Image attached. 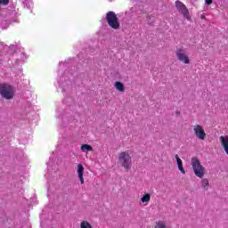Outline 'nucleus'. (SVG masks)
Listing matches in <instances>:
<instances>
[{"label": "nucleus", "mask_w": 228, "mask_h": 228, "mask_svg": "<svg viewBox=\"0 0 228 228\" xmlns=\"http://www.w3.org/2000/svg\"><path fill=\"white\" fill-rule=\"evenodd\" d=\"M206 4H213V0H205Z\"/></svg>", "instance_id": "obj_17"}, {"label": "nucleus", "mask_w": 228, "mask_h": 228, "mask_svg": "<svg viewBox=\"0 0 228 228\" xmlns=\"http://www.w3.org/2000/svg\"><path fill=\"white\" fill-rule=\"evenodd\" d=\"M154 228H167V223L163 221L156 222Z\"/></svg>", "instance_id": "obj_13"}, {"label": "nucleus", "mask_w": 228, "mask_h": 228, "mask_svg": "<svg viewBox=\"0 0 228 228\" xmlns=\"http://www.w3.org/2000/svg\"><path fill=\"white\" fill-rule=\"evenodd\" d=\"M0 95L6 101H12L15 97V87L7 83L0 84Z\"/></svg>", "instance_id": "obj_2"}, {"label": "nucleus", "mask_w": 228, "mask_h": 228, "mask_svg": "<svg viewBox=\"0 0 228 228\" xmlns=\"http://www.w3.org/2000/svg\"><path fill=\"white\" fill-rule=\"evenodd\" d=\"M105 19L111 29H120V20H118V17L117 16V13H115V12L109 11L106 13Z\"/></svg>", "instance_id": "obj_4"}, {"label": "nucleus", "mask_w": 228, "mask_h": 228, "mask_svg": "<svg viewBox=\"0 0 228 228\" xmlns=\"http://www.w3.org/2000/svg\"><path fill=\"white\" fill-rule=\"evenodd\" d=\"M118 161L124 170L126 172L131 170V167H133V158L131 157V154H129V151L119 152Z\"/></svg>", "instance_id": "obj_1"}, {"label": "nucleus", "mask_w": 228, "mask_h": 228, "mask_svg": "<svg viewBox=\"0 0 228 228\" xmlns=\"http://www.w3.org/2000/svg\"><path fill=\"white\" fill-rule=\"evenodd\" d=\"M175 158L177 162L178 170L181 172V174L184 175V174H186V170H184V167H183V160L181 159V158H179V155L177 154L175 155Z\"/></svg>", "instance_id": "obj_9"}, {"label": "nucleus", "mask_w": 228, "mask_h": 228, "mask_svg": "<svg viewBox=\"0 0 228 228\" xmlns=\"http://www.w3.org/2000/svg\"><path fill=\"white\" fill-rule=\"evenodd\" d=\"M177 60L179 61H182V63H184L185 65H188L190 63V57L186 54V51L183 48H179L175 52Z\"/></svg>", "instance_id": "obj_7"}, {"label": "nucleus", "mask_w": 228, "mask_h": 228, "mask_svg": "<svg viewBox=\"0 0 228 228\" xmlns=\"http://www.w3.org/2000/svg\"><path fill=\"white\" fill-rule=\"evenodd\" d=\"M175 115H181V112L175 111Z\"/></svg>", "instance_id": "obj_18"}, {"label": "nucleus", "mask_w": 228, "mask_h": 228, "mask_svg": "<svg viewBox=\"0 0 228 228\" xmlns=\"http://www.w3.org/2000/svg\"><path fill=\"white\" fill-rule=\"evenodd\" d=\"M80 149L83 151H87L89 152H94V148L90 146V144H82Z\"/></svg>", "instance_id": "obj_11"}, {"label": "nucleus", "mask_w": 228, "mask_h": 228, "mask_svg": "<svg viewBox=\"0 0 228 228\" xmlns=\"http://www.w3.org/2000/svg\"><path fill=\"white\" fill-rule=\"evenodd\" d=\"M193 133L198 138V140L204 141L206 140V131H204V127L200 125H194L192 126Z\"/></svg>", "instance_id": "obj_6"}, {"label": "nucleus", "mask_w": 228, "mask_h": 228, "mask_svg": "<svg viewBox=\"0 0 228 228\" xmlns=\"http://www.w3.org/2000/svg\"><path fill=\"white\" fill-rule=\"evenodd\" d=\"M114 88H116L118 92H126V87H124V84L119 81L115 82Z\"/></svg>", "instance_id": "obj_10"}, {"label": "nucleus", "mask_w": 228, "mask_h": 228, "mask_svg": "<svg viewBox=\"0 0 228 228\" xmlns=\"http://www.w3.org/2000/svg\"><path fill=\"white\" fill-rule=\"evenodd\" d=\"M77 173L81 184H85V178L83 177V175L85 174V167H83V164H77Z\"/></svg>", "instance_id": "obj_8"}, {"label": "nucleus", "mask_w": 228, "mask_h": 228, "mask_svg": "<svg viewBox=\"0 0 228 228\" xmlns=\"http://www.w3.org/2000/svg\"><path fill=\"white\" fill-rule=\"evenodd\" d=\"M191 165L196 177L202 179L206 175V167L200 164V160L197 157L191 159Z\"/></svg>", "instance_id": "obj_3"}, {"label": "nucleus", "mask_w": 228, "mask_h": 228, "mask_svg": "<svg viewBox=\"0 0 228 228\" xmlns=\"http://www.w3.org/2000/svg\"><path fill=\"white\" fill-rule=\"evenodd\" d=\"M151 201V194L150 193H146L145 195H143L141 198V202H142V204H146L147 202Z\"/></svg>", "instance_id": "obj_12"}, {"label": "nucleus", "mask_w": 228, "mask_h": 228, "mask_svg": "<svg viewBox=\"0 0 228 228\" xmlns=\"http://www.w3.org/2000/svg\"><path fill=\"white\" fill-rule=\"evenodd\" d=\"M201 183L204 190H208V187L209 186V181L205 178L201 180Z\"/></svg>", "instance_id": "obj_15"}, {"label": "nucleus", "mask_w": 228, "mask_h": 228, "mask_svg": "<svg viewBox=\"0 0 228 228\" xmlns=\"http://www.w3.org/2000/svg\"><path fill=\"white\" fill-rule=\"evenodd\" d=\"M175 6H176V10L183 15L184 19H186L187 20H191V16H190V12L188 11V8L186 7V5L183 4V2L176 1Z\"/></svg>", "instance_id": "obj_5"}, {"label": "nucleus", "mask_w": 228, "mask_h": 228, "mask_svg": "<svg viewBox=\"0 0 228 228\" xmlns=\"http://www.w3.org/2000/svg\"><path fill=\"white\" fill-rule=\"evenodd\" d=\"M7 4H10V0H0V6H7Z\"/></svg>", "instance_id": "obj_16"}, {"label": "nucleus", "mask_w": 228, "mask_h": 228, "mask_svg": "<svg viewBox=\"0 0 228 228\" xmlns=\"http://www.w3.org/2000/svg\"><path fill=\"white\" fill-rule=\"evenodd\" d=\"M80 228H94L90 222L88 221H82L80 223Z\"/></svg>", "instance_id": "obj_14"}]
</instances>
